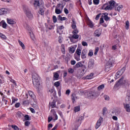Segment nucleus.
<instances>
[{
    "label": "nucleus",
    "mask_w": 130,
    "mask_h": 130,
    "mask_svg": "<svg viewBox=\"0 0 130 130\" xmlns=\"http://www.w3.org/2000/svg\"><path fill=\"white\" fill-rule=\"evenodd\" d=\"M120 86H129V81L125 77H122L115 84L114 88H118Z\"/></svg>",
    "instance_id": "obj_1"
},
{
    "label": "nucleus",
    "mask_w": 130,
    "mask_h": 130,
    "mask_svg": "<svg viewBox=\"0 0 130 130\" xmlns=\"http://www.w3.org/2000/svg\"><path fill=\"white\" fill-rule=\"evenodd\" d=\"M32 84L37 89L40 87V77L38 74L35 73L32 76Z\"/></svg>",
    "instance_id": "obj_2"
},
{
    "label": "nucleus",
    "mask_w": 130,
    "mask_h": 130,
    "mask_svg": "<svg viewBox=\"0 0 130 130\" xmlns=\"http://www.w3.org/2000/svg\"><path fill=\"white\" fill-rule=\"evenodd\" d=\"M98 96H99L98 92L93 91L88 92L87 97V98H89V99H94V98H96V97H98Z\"/></svg>",
    "instance_id": "obj_3"
},
{
    "label": "nucleus",
    "mask_w": 130,
    "mask_h": 130,
    "mask_svg": "<svg viewBox=\"0 0 130 130\" xmlns=\"http://www.w3.org/2000/svg\"><path fill=\"white\" fill-rule=\"evenodd\" d=\"M125 101H126V104H124V108H125L126 111H127V112H130V107H129V105L130 103L129 95H127L126 97Z\"/></svg>",
    "instance_id": "obj_4"
},
{
    "label": "nucleus",
    "mask_w": 130,
    "mask_h": 130,
    "mask_svg": "<svg viewBox=\"0 0 130 130\" xmlns=\"http://www.w3.org/2000/svg\"><path fill=\"white\" fill-rule=\"evenodd\" d=\"M24 13L29 20L33 19V14L31 13V11L29 10V8H27L24 9Z\"/></svg>",
    "instance_id": "obj_5"
},
{
    "label": "nucleus",
    "mask_w": 130,
    "mask_h": 130,
    "mask_svg": "<svg viewBox=\"0 0 130 130\" xmlns=\"http://www.w3.org/2000/svg\"><path fill=\"white\" fill-rule=\"evenodd\" d=\"M71 24V27L72 29H74L72 33H79V30L77 29V22H76V21L73 19Z\"/></svg>",
    "instance_id": "obj_6"
},
{
    "label": "nucleus",
    "mask_w": 130,
    "mask_h": 130,
    "mask_svg": "<svg viewBox=\"0 0 130 130\" xmlns=\"http://www.w3.org/2000/svg\"><path fill=\"white\" fill-rule=\"evenodd\" d=\"M113 63H114L113 58H110L106 63V69H110V68L113 66Z\"/></svg>",
    "instance_id": "obj_7"
},
{
    "label": "nucleus",
    "mask_w": 130,
    "mask_h": 130,
    "mask_svg": "<svg viewBox=\"0 0 130 130\" xmlns=\"http://www.w3.org/2000/svg\"><path fill=\"white\" fill-rule=\"evenodd\" d=\"M112 7L109 6L108 3H106L102 6V10H105V11H111L112 10Z\"/></svg>",
    "instance_id": "obj_8"
},
{
    "label": "nucleus",
    "mask_w": 130,
    "mask_h": 130,
    "mask_svg": "<svg viewBox=\"0 0 130 130\" xmlns=\"http://www.w3.org/2000/svg\"><path fill=\"white\" fill-rule=\"evenodd\" d=\"M121 111L120 109L116 108L112 111V115H119V114H120Z\"/></svg>",
    "instance_id": "obj_9"
},
{
    "label": "nucleus",
    "mask_w": 130,
    "mask_h": 130,
    "mask_svg": "<svg viewBox=\"0 0 130 130\" xmlns=\"http://www.w3.org/2000/svg\"><path fill=\"white\" fill-rule=\"evenodd\" d=\"M42 4H43V1L42 0H35L34 6L35 8H38V7H40Z\"/></svg>",
    "instance_id": "obj_10"
},
{
    "label": "nucleus",
    "mask_w": 130,
    "mask_h": 130,
    "mask_svg": "<svg viewBox=\"0 0 130 130\" xmlns=\"http://www.w3.org/2000/svg\"><path fill=\"white\" fill-rule=\"evenodd\" d=\"M94 59H91L89 60L88 63V69L92 70L94 68Z\"/></svg>",
    "instance_id": "obj_11"
},
{
    "label": "nucleus",
    "mask_w": 130,
    "mask_h": 130,
    "mask_svg": "<svg viewBox=\"0 0 130 130\" xmlns=\"http://www.w3.org/2000/svg\"><path fill=\"white\" fill-rule=\"evenodd\" d=\"M102 122H103V118L102 117H101L100 119L98 120L96 124L95 125L96 129L100 127V125H101V123H102Z\"/></svg>",
    "instance_id": "obj_12"
},
{
    "label": "nucleus",
    "mask_w": 130,
    "mask_h": 130,
    "mask_svg": "<svg viewBox=\"0 0 130 130\" xmlns=\"http://www.w3.org/2000/svg\"><path fill=\"white\" fill-rule=\"evenodd\" d=\"M102 16L106 22H108V21L110 20V17L108 16V13H102Z\"/></svg>",
    "instance_id": "obj_13"
},
{
    "label": "nucleus",
    "mask_w": 130,
    "mask_h": 130,
    "mask_svg": "<svg viewBox=\"0 0 130 130\" xmlns=\"http://www.w3.org/2000/svg\"><path fill=\"white\" fill-rule=\"evenodd\" d=\"M7 24H9V25H15V24H16V21L10 18H7Z\"/></svg>",
    "instance_id": "obj_14"
},
{
    "label": "nucleus",
    "mask_w": 130,
    "mask_h": 130,
    "mask_svg": "<svg viewBox=\"0 0 130 130\" xmlns=\"http://www.w3.org/2000/svg\"><path fill=\"white\" fill-rule=\"evenodd\" d=\"M83 63H85V61H82L77 62L75 65L76 69H79V68H83V67L84 66V64H83Z\"/></svg>",
    "instance_id": "obj_15"
},
{
    "label": "nucleus",
    "mask_w": 130,
    "mask_h": 130,
    "mask_svg": "<svg viewBox=\"0 0 130 130\" xmlns=\"http://www.w3.org/2000/svg\"><path fill=\"white\" fill-rule=\"evenodd\" d=\"M34 108H38V105H37V102L34 99H32V101L30 103Z\"/></svg>",
    "instance_id": "obj_16"
},
{
    "label": "nucleus",
    "mask_w": 130,
    "mask_h": 130,
    "mask_svg": "<svg viewBox=\"0 0 130 130\" xmlns=\"http://www.w3.org/2000/svg\"><path fill=\"white\" fill-rule=\"evenodd\" d=\"M8 26V24L5 21V20H2L0 22V27H3L4 29H7V26Z\"/></svg>",
    "instance_id": "obj_17"
},
{
    "label": "nucleus",
    "mask_w": 130,
    "mask_h": 130,
    "mask_svg": "<svg viewBox=\"0 0 130 130\" xmlns=\"http://www.w3.org/2000/svg\"><path fill=\"white\" fill-rule=\"evenodd\" d=\"M8 13V10L6 8H1L0 9V15H7Z\"/></svg>",
    "instance_id": "obj_18"
},
{
    "label": "nucleus",
    "mask_w": 130,
    "mask_h": 130,
    "mask_svg": "<svg viewBox=\"0 0 130 130\" xmlns=\"http://www.w3.org/2000/svg\"><path fill=\"white\" fill-rule=\"evenodd\" d=\"M109 6L112 7V8L113 9L114 7H115V2L113 0H111L108 2Z\"/></svg>",
    "instance_id": "obj_19"
},
{
    "label": "nucleus",
    "mask_w": 130,
    "mask_h": 130,
    "mask_svg": "<svg viewBox=\"0 0 130 130\" xmlns=\"http://www.w3.org/2000/svg\"><path fill=\"white\" fill-rule=\"evenodd\" d=\"M84 75H85V69H83L82 71L80 72V73L79 72L77 73L78 77H82L84 76Z\"/></svg>",
    "instance_id": "obj_20"
},
{
    "label": "nucleus",
    "mask_w": 130,
    "mask_h": 130,
    "mask_svg": "<svg viewBox=\"0 0 130 130\" xmlns=\"http://www.w3.org/2000/svg\"><path fill=\"white\" fill-rule=\"evenodd\" d=\"M86 53H87V52H86V50H82V53H81V57H82V59H85V58H86Z\"/></svg>",
    "instance_id": "obj_21"
},
{
    "label": "nucleus",
    "mask_w": 130,
    "mask_h": 130,
    "mask_svg": "<svg viewBox=\"0 0 130 130\" xmlns=\"http://www.w3.org/2000/svg\"><path fill=\"white\" fill-rule=\"evenodd\" d=\"M70 53H74L76 51V48L75 47H70L69 48Z\"/></svg>",
    "instance_id": "obj_22"
},
{
    "label": "nucleus",
    "mask_w": 130,
    "mask_h": 130,
    "mask_svg": "<svg viewBox=\"0 0 130 130\" xmlns=\"http://www.w3.org/2000/svg\"><path fill=\"white\" fill-rule=\"evenodd\" d=\"M121 75H122V74H121V73L120 71H118L115 76V80H117V79L118 78H119L120 77V76H121Z\"/></svg>",
    "instance_id": "obj_23"
},
{
    "label": "nucleus",
    "mask_w": 130,
    "mask_h": 130,
    "mask_svg": "<svg viewBox=\"0 0 130 130\" xmlns=\"http://www.w3.org/2000/svg\"><path fill=\"white\" fill-rule=\"evenodd\" d=\"M55 13L57 15H59L60 14H61L62 13V10L58 9V8H55Z\"/></svg>",
    "instance_id": "obj_24"
},
{
    "label": "nucleus",
    "mask_w": 130,
    "mask_h": 130,
    "mask_svg": "<svg viewBox=\"0 0 130 130\" xmlns=\"http://www.w3.org/2000/svg\"><path fill=\"white\" fill-rule=\"evenodd\" d=\"M28 95L32 98V99H34L35 98V95L34 94V93L32 91H28Z\"/></svg>",
    "instance_id": "obj_25"
},
{
    "label": "nucleus",
    "mask_w": 130,
    "mask_h": 130,
    "mask_svg": "<svg viewBox=\"0 0 130 130\" xmlns=\"http://www.w3.org/2000/svg\"><path fill=\"white\" fill-rule=\"evenodd\" d=\"M56 102L54 100H53L52 101V102L51 103V106L52 107V108H58V107H56Z\"/></svg>",
    "instance_id": "obj_26"
},
{
    "label": "nucleus",
    "mask_w": 130,
    "mask_h": 130,
    "mask_svg": "<svg viewBox=\"0 0 130 130\" xmlns=\"http://www.w3.org/2000/svg\"><path fill=\"white\" fill-rule=\"evenodd\" d=\"M78 39L79 38V35L77 33L74 34L71 37H70V40H72V39Z\"/></svg>",
    "instance_id": "obj_27"
},
{
    "label": "nucleus",
    "mask_w": 130,
    "mask_h": 130,
    "mask_svg": "<svg viewBox=\"0 0 130 130\" xmlns=\"http://www.w3.org/2000/svg\"><path fill=\"white\" fill-rule=\"evenodd\" d=\"M51 112H52L53 115L55 116V120H57V119H58L57 115H56V112H55L54 109H52L51 110Z\"/></svg>",
    "instance_id": "obj_28"
},
{
    "label": "nucleus",
    "mask_w": 130,
    "mask_h": 130,
    "mask_svg": "<svg viewBox=\"0 0 130 130\" xmlns=\"http://www.w3.org/2000/svg\"><path fill=\"white\" fill-rule=\"evenodd\" d=\"M84 119V116H80L79 117V118L77 119V121L79 123V124H81L82 123V120Z\"/></svg>",
    "instance_id": "obj_29"
},
{
    "label": "nucleus",
    "mask_w": 130,
    "mask_h": 130,
    "mask_svg": "<svg viewBox=\"0 0 130 130\" xmlns=\"http://www.w3.org/2000/svg\"><path fill=\"white\" fill-rule=\"evenodd\" d=\"M87 24L89 27H90V28H93V27H94V25H93V22L90 20H88L87 21Z\"/></svg>",
    "instance_id": "obj_30"
},
{
    "label": "nucleus",
    "mask_w": 130,
    "mask_h": 130,
    "mask_svg": "<svg viewBox=\"0 0 130 130\" xmlns=\"http://www.w3.org/2000/svg\"><path fill=\"white\" fill-rule=\"evenodd\" d=\"M80 57L81 55H76V54H74L75 59H76L77 61H80V60H81Z\"/></svg>",
    "instance_id": "obj_31"
},
{
    "label": "nucleus",
    "mask_w": 130,
    "mask_h": 130,
    "mask_svg": "<svg viewBox=\"0 0 130 130\" xmlns=\"http://www.w3.org/2000/svg\"><path fill=\"white\" fill-rule=\"evenodd\" d=\"M93 76L94 73H90L89 75L86 76V79L88 80H91V79H93Z\"/></svg>",
    "instance_id": "obj_32"
},
{
    "label": "nucleus",
    "mask_w": 130,
    "mask_h": 130,
    "mask_svg": "<svg viewBox=\"0 0 130 130\" xmlns=\"http://www.w3.org/2000/svg\"><path fill=\"white\" fill-rule=\"evenodd\" d=\"M56 9H59V10H63V6H62L61 4H57V5L56 6Z\"/></svg>",
    "instance_id": "obj_33"
},
{
    "label": "nucleus",
    "mask_w": 130,
    "mask_h": 130,
    "mask_svg": "<svg viewBox=\"0 0 130 130\" xmlns=\"http://www.w3.org/2000/svg\"><path fill=\"white\" fill-rule=\"evenodd\" d=\"M61 51L63 54H66V49L64 48V45H61Z\"/></svg>",
    "instance_id": "obj_34"
},
{
    "label": "nucleus",
    "mask_w": 130,
    "mask_h": 130,
    "mask_svg": "<svg viewBox=\"0 0 130 130\" xmlns=\"http://www.w3.org/2000/svg\"><path fill=\"white\" fill-rule=\"evenodd\" d=\"M29 103H30V102H29L28 100H25L23 102L22 104L24 106H28V105H29Z\"/></svg>",
    "instance_id": "obj_35"
},
{
    "label": "nucleus",
    "mask_w": 130,
    "mask_h": 130,
    "mask_svg": "<svg viewBox=\"0 0 130 130\" xmlns=\"http://www.w3.org/2000/svg\"><path fill=\"white\" fill-rule=\"evenodd\" d=\"M125 29L126 30H128L129 29V21L128 20L126 21L125 22Z\"/></svg>",
    "instance_id": "obj_36"
},
{
    "label": "nucleus",
    "mask_w": 130,
    "mask_h": 130,
    "mask_svg": "<svg viewBox=\"0 0 130 130\" xmlns=\"http://www.w3.org/2000/svg\"><path fill=\"white\" fill-rule=\"evenodd\" d=\"M80 109H81L80 108V106H78L74 107V111L75 112H78L80 111Z\"/></svg>",
    "instance_id": "obj_37"
},
{
    "label": "nucleus",
    "mask_w": 130,
    "mask_h": 130,
    "mask_svg": "<svg viewBox=\"0 0 130 130\" xmlns=\"http://www.w3.org/2000/svg\"><path fill=\"white\" fill-rule=\"evenodd\" d=\"M18 43L19 44V45L21 46L22 49H25V45H24V43H23V42H22V41L20 40H18Z\"/></svg>",
    "instance_id": "obj_38"
},
{
    "label": "nucleus",
    "mask_w": 130,
    "mask_h": 130,
    "mask_svg": "<svg viewBox=\"0 0 130 130\" xmlns=\"http://www.w3.org/2000/svg\"><path fill=\"white\" fill-rule=\"evenodd\" d=\"M9 81L12 83V84H14L15 87H17V83L15 80L13 79L12 78H10Z\"/></svg>",
    "instance_id": "obj_39"
},
{
    "label": "nucleus",
    "mask_w": 130,
    "mask_h": 130,
    "mask_svg": "<svg viewBox=\"0 0 130 130\" xmlns=\"http://www.w3.org/2000/svg\"><path fill=\"white\" fill-rule=\"evenodd\" d=\"M75 53L77 54V55H81V54L82 53V50L80 49H77Z\"/></svg>",
    "instance_id": "obj_40"
},
{
    "label": "nucleus",
    "mask_w": 130,
    "mask_h": 130,
    "mask_svg": "<svg viewBox=\"0 0 130 130\" xmlns=\"http://www.w3.org/2000/svg\"><path fill=\"white\" fill-rule=\"evenodd\" d=\"M123 8V6H122V5H120L117 8V9L116 10L117 11V12H119H119H120V11L122 10Z\"/></svg>",
    "instance_id": "obj_41"
},
{
    "label": "nucleus",
    "mask_w": 130,
    "mask_h": 130,
    "mask_svg": "<svg viewBox=\"0 0 130 130\" xmlns=\"http://www.w3.org/2000/svg\"><path fill=\"white\" fill-rule=\"evenodd\" d=\"M104 87H105L104 84H102L98 86V90L99 91H101V90H103V89H104Z\"/></svg>",
    "instance_id": "obj_42"
},
{
    "label": "nucleus",
    "mask_w": 130,
    "mask_h": 130,
    "mask_svg": "<svg viewBox=\"0 0 130 130\" xmlns=\"http://www.w3.org/2000/svg\"><path fill=\"white\" fill-rule=\"evenodd\" d=\"M54 85L55 87H59V86H60V83L59 82V81H57L54 83Z\"/></svg>",
    "instance_id": "obj_43"
},
{
    "label": "nucleus",
    "mask_w": 130,
    "mask_h": 130,
    "mask_svg": "<svg viewBox=\"0 0 130 130\" xmlns=\"http://www.w3.org/2000/svg\"><path fill=\"white\" fill-rule=\"evenodd\" d=\"M11 127L12 128H14V130H19V127H18V126L16 125H11Z\"/></svg>",
    "instance_id": "obj_44"
},
{
    "label": "nucleus",
    "mask_w": 130,
    "mask_h": 130,
    "mask_svg": "<svg viewBox=\"0 0 130 130\" xmlns=\"http://www.w3.org/2000/svg\"><path fill=\"white\" fill-rule=\"evenodd\" d=\"M30 38L34 40V41L35 40V36L34 35V33H30Z\"/></svg>",
    "instance_id": "obj_45"
},
{
    "label": "nucleus",
    "mask_w": 130,
    "mask_h": 130,
    "mask_svg": "<svg viewBox=\"0 0 130 130\" xmlns=\"http://www.w3.org/2000/svg\"><path fill=\"white\" fill-rule=\"evenodd\" d=\"M103 23H104V18L103 17V16H102L100 20V23L103 24Z\"/></svg>",
    "instance_id": "obj_46"
},
{
    "label": "nucleus",
    "mask_w": 130,
    "mask_h": 130,
    "mask_svg": "<svg viewBox=\"0 0 130 130\" xmlns=\"http://www.w3.org/2000/svg\"><path fill=\"white\" fill-rule=\"evenodd\" d=\"M39 14L41 15H44V10L42 9V8H40L39 11Z\"/></svg>",
    "instance_id": "obj_47"
},
{
    "label": "nucleus",
    "mask_w": 130,
    "mask_h": 130,
    "mask_svg": "<svg viewBox=\"0 0 130 130\" xmlns=\"http://www.w3.org/2000/svg\"><path fill=\"white\" fill-rule=\"evenodd\" d=\"M74 71L73 68H69L68 69V73H69V74H73L74 73Z\"/></svg>",
    "instance_id": "obj_48"
},
{
    "label": "nucleus",
    "mask_w": 130,
    "mask_h": 130,
    "mask_svg": "<svg viewBox=\"0 0 130 130\" xmlns=\"http://www.w3.org/2000/svg\"><path fill=\"white\" fill-rule=\"evenodd\" d=\"M106 111H107V108H104L103 109V115H105V114H106Z\"/></svg>",
    "instance_id": "obj_49"
},
{
    "label": "nucleus",
    "mask_w": 130,
    "mask_h": 130,
    "mask_svg": "<svg viewBox=\"0 0 130 130\" xmlns=\"http://www.w3.org/2000/svg\"><path fill=\"white\" fill-rule=\"evenodd\" d=\"M89 56H93V50H90L89 51L88 54Z\"/></svg>",
    "instance_id": "obj_50"
},
{
    "label": "nucleus",
    "mask_w": 130,
    "mask_h": 130,
    "mask_svg": "<svg viewBox=\"0 0 130 130\" xmlns=\"http://www.w3.org/2000/svg\"><path fill=\"white\" fill-rule=\"evenodd\" d=\"M0 37H1L2 39H7V37L2 33H0Z\"/></svg>",
    "instance_id": "obj_51"
},
{
    "label": "nucleus",
    "mask_w": 130,
    "mask_h": 130,
    "mask_svg": "<svg viewBox=\"0 0 130 130\" xmlns=\"http://www.w3.org/2000/svg\"><path fill=\"white\" fill-rule=\"evenodd\" d=\"M54 77L56 80H57L58 78H59V75L58 73H55L54 75Z\"/></svg>",
    "instance_id": "obj_52"
},
{
    "label": "nucleus",
    "mask_w": 130,
    "mask_h": 130,
    "mask_svg": "<svg viewBox=\"0 0 130 130\" xmlns=\"http://www.w3.org/2000/svg\"><path fill=\"white\" fill-rule=\"evenodd\" d=\"M100 2V1H99V0H93V3L94 5H99Z\"/></svg>",
    "instance_id": "obj_53"
},
{
    "label": "nucleus",
    "mask_w": 130,
    "mask_h": 130,
    "mask_svg": "<svg viewBox=\"0 0 130 130\" xmlns=\"http://www.w3.org/2000/svg\"><path fill=\"white\" fill-rule=\"evenodd\" d=\"M53 22L54 23H56V22H57V19L56 18V16H53Z\"/></svg>",
    "instance_id": "obj_54"
},
{
    "label": "nucleus",
    "mask_w": 130,
    "mask_h": 130,
    "mask_svg": "<svg viewBox=\"0 0 130 130\" xmlns=\"http://www.w3.org/2000/svg\"><path fill=\"white\" fill-rule=\"evenodd\" d=\"M18 101V98H13L12 104H14V103H16V102Z\"/></svg>",
    "instance_id": "obj_55"
},
{
    "label": "nucleus",
    "mask_w": 130,
    "mask_h": 130,
    "mask_svg": "<svg viewBox=\"0 0 130 130\" xmlns=\"http://www.w3.org/2000/svg\"><path fill=\"white\" fill-rule=\"evenodd\" d=\"M24 119L25 120H30V117H29V115H25L24 116Z\"/></svg>",
    "instance_id": "obj_56"
},
{
    "label": "nucleus",
    "mask_w": 130,
    "mask_h": 130,
    "mask_svg": "<svg viewBox=\"0 0 130 130\" xmlns=\"http://www.w3.org/2000/svg\"><path fill=\"white\" fill-rule=\"evenodd\" d=\"M98 51H99V48L97 47L95 49V52L94 53V54L95 55H97V53H98Z\"/></svg>",
    "instance_id": "obj_57"
},
{
    "label": "nucleus",
    "mask_w": 130,
    "mask_h": 130,
    "mask_svg": "<svg viewBox=\"0 0 130 130\" xmlns=\"http://www.w3.org/2000/svg\"><path fill=\"white\" fill-rule=\"evenodd\" d=\"M75 96L76 95L74 94L72 95V100L73 102H75V100H76V98H77L75 97Z\"/></svg>",
    "instance_id": "obj_58"
},
{
    "label": "nucleus",
    "mask_w": 130,
    "mask_h": 130,
    "mask_svg": "<svg viewBox=\"0 0 130 130\" xmlns=\"http://www.w3.org/2000/svg\"><path fill=\"white\" fill-rule=\"evenodd\" d=\"M104 98L105 100H106L107 101H109L110 98H109V96L107 95H104Z\"/></svg>",
    "instance_id": "obj_59"
},
{
    "label": "nucleus",
    "mask_w": 130,
    "mask_h": 130,
    "mask_svg": "<svg viewBox=\"0 0 130 130\" xmlns=\"http://www.w3.org/2000/svg\"><path fill=\"white\" fill-rule=\"evenodd\" d=\"M82 44L83 46H88V43L85 41L82 42Z\"/></svg>",
    "instance_id": "obj_60"
},
{
    "label": "nucleus",
    "mask_w": 130,
    "mask_h": 130,
    "mask_svg": "<svg viewBox=\"0 0 130 130\" xmlns=\"http://www.w3.org/2000/svg\"><path fill=\"white\" fill-rule=\"evenodd\" d=\"M17 116H18V117H22V116H23V114L20 112H18L17 113Z\"/></svg>",
    "instance_id": "obj_61"
},
{
    "label": "nucleus",
    "mask_w": 130,
    "mask_h": 130,
    "mask_svg": "<svg viewBox=\"0 0 130 130\" xmlns=\"http://www.w3.org/2000/svg\"><path fill=\"white\" fill-rule=\"evenodd\" d=\"M100 16H101V13H99L95 17V20H99V18H100Z\"/></svg>",
    "instance_id": "obj_62"
},
{
    "label": "nucleus",
    "mask_w": 130,
    "mask_h": 130,
    "mask_svg": "<svg viewBox=\"0 0 130 130\" xmlns=\"http://www.w3.org/2000/svg\"><path fill=\"white\" fill-rule=\"evenodd\" d=\"M64 13H65V14L66 15H68L69 14V10H68V9H67V8H64Z\"/></svg>",
    "instance_id": "obj_63"
},
{
    "label": "nucleus",
    "mask_w": 130,
    "mask_h": 130,
    "mask_svg": "<svg viewBox=\"0 0 130 130\" xmlns=\"http://www.w3.org/2000/svg\"><path fill=\"white\" fill-rule=\"evenodd\" d=\"M124 71H125V68L123 67L121 70L120 71V72L121 73V74H123V73H124Z\"/></svg>",
    "instance_id": "obj_64"
}]
</instances>
